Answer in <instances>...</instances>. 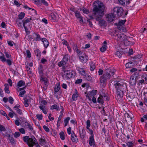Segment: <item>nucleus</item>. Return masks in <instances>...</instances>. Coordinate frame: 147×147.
Segmentation results:
<instances>
[{"label": "nucleus", "instance_id": "nucleus-59", "mask_svg": "<svg viewBox=\"0 0 147 147\" xmlns=\"http://www.w3.org/2000/svg\"><path fill=\"white\" fill-rule=\"evenodd\" d=\"M128 147H132L133 146V144L131 142H128L127 143Z\"/></svg>", "mask_w": 147, "mask_h": 147}, {"label": "nucleus", "instance_id": "nucleus-22", "mask_svg": "<svg viewBox=\"0 0 147 147\" xmlns=\"http://www.w3.org/2000/svg\"><path fill=\"white\" fill-rule=\"evenodd\" d=\"M85 131L84 128L82 129V131H80V137L82 139H84L85 135Z\"/></svg>", "mask_w": 147, "mask_h": 147}, {"label": "nucleus", "instance_id": "nucleus-47", "mask_svg": "<svg viewBox=\"0 0 147 147\" xmlns=\"http://www.w3.org/2000/svg\"><path fill=\"white\" fill-rule=\"evenodd\" d=\"M82 10L84 13L88 14L89 12V10L85 8H83Z\"/></svg>", "mask_w": 147, "mask_h": 147}, {"label": "nucleus", "instance_id": "nucleus-24", "mask_svg": "<svg viewBox=\"0 0 147 147\" xmlns=\"http://www.w3.org/2000/svg\"><path fill=\"white\" fill-rule=\"evenodd\" d=\"M39 144L41 146H43L46 143V140L42 138H40L39 139Z\"/></svg>", "mask_w": 147, "mask_h": 147}, {"label": "nucleus", "instance_id": "nucleus-10", "mask_svg": "<svg viewBox=\"0 0 147 147\" xmlns=\"http://www.w3.org/2000/svg\"><path fill=\"white\" fill-rule=\"evenodd\" d=\"M107 17L109 21L110 22H112L114 21V19L115 17V13L114 12L109 13L107 15Z\"/></svg>", "mask_w": 147, "mask_h": 147}, {"label": "nucleus", "instance_id": "nucleus-42", "mask_svg": "<svg viewBox=\"0 0 147 147\" xmlns=\"http://www.w3.org/2000/svg\"><path fill=\"white\" fill-rule=\"evenodd\" d=\"M141 56L139 55H137L136 56H135L134 57H133L132 58V59H133V60H137L138 59H140L141 58Z\"/></svg>", "mask_w": 147, "mask_h": 147}, {"label": "nucleus", "instance_id": "nucleus-50", "mask_svg": "<svg viewBox=\"0 0 147 147\" xmlns=\"http://www.w3.org/2000/svg\"><path fill=\"white\" fill-rule=\"evenodd\" d=\"M26 52L27 57L29 58H30L31 55L30 51L28 50H27Z\"/></svg>", "mask_w": 147, "mask_h": 147}, {"label": "nucleus", "instance_id": "nucleus-40", "mask_svg": "<svg viewBox=\"0 0 147 147\" xmlns=\"http://www.w3.org/2000/svg\"><path fill=\"white\" fill-rule=\"evenodd\" d=\"M69 119V117H67L64 120V122L65 123V126H66L67 125Z\"/></svg>", "mask_w": 147, "mask_h": 147}, {"label": "nucleus", "instance_id": "nucleus-44", "mask_svg": "<svg viewBox=\"0 0 147 147\" xmlns=\"http://www.w3.org/2000/svg\"><path fill=\"white\" fill-rule=\"evenodd\" d=\"M36 117L39 120H42V114H37L36 115Z\"/></svg>", "mask_w": 147, "mask_h": 147}, {"label": "nucleus", "instance_id": "nucleus-20", "mask_svg": "<svg viewBox=\"0 0 147 147\" xmlns=\"http://www.w3.org/2000/svg\"><path fill=\"white\" fill-rule=\"evenodd\" d=\"M33 36L34 37V39L36 40V41H39L41 39L40 38V35L36 33H34L33 34Z\"/></svg>", "mask_w": 147, "mask_h": 147}, {"label": "nucleus", "instance_id": "nucleus-43", "mask_svg": "<svg viewBox=\"0 0 147 147\" xmlns=\"http://www.w3.org/2000/svg\"><path fill=\"white\" fill-rule=\"evenodd\" d=\"M24 103L25 106L26 107H28L29 106L28 103V100L26 98H24Z\"/></svg>", "mask_w": 147, "mask_h": 147}, {"label": "nucleus", "instance_id": "nucleus-37", "mask_svg": "<svg viewBox=\"0 0 147 147\" xmlns=\"http://www.w3.org/2000/svg\"><path fill=\"white\" fill-rule=\"evenodd\" d=\"M28 142H29V144H31V145H32V147L34 145H36V142L34 141L32 139L30 138H29Z\"/></svg>", "mask_w": 147, "mask_h": 147}, {"label": "nucleus", "instance_id": "nucleus-3", "mask_svg": "<svg viewBox=\"0 0 147 147\" xmlns=\"http://www.w3.org/2000/svg\"><path fill=\"white\" fill-rule=\"evenodd\" d=\"M115 70L112 67L106 69L104 71L103 74L100 77V82L101 83H106L107 79L110 78L111 76L114 74Z\"/></svg>", "mask_w": 147, "mask_h": 147}, {"label": "nucleus", "instance_id": "nucleus-21", "mask_svg": "<svg viewBox=\"0 0 147 147\" xmlns=\"http://www.w3.org/2000/svg\"><path fill=\"white\" fill-rule=\"evenodd\" d=\"M40 80L42 82H44V84L45 85H47L48 83V79L45 77L44 78L43 76H40Z\"/></svg>", "mask_w": 147, "mask_h": 147}, {"label": "nucleus", "instance_id": "nucleus-11", "mask_svg": "<svg viewBox=\"0 0 147 147\" xmlns=\"http://www.w3.org/2000/svg\"><path fill=\"white\" fill-rule=\"evenodd\" d=\"M89 144L91 146H93L94 147L95 146L94 135L91 136L90 137L89 140Z\"/></svg>", "mask_w": 147, "mask_h": 147}, {"label": "nucleus", "instance_id": "nucleus-27", "mask_svg": "<svg viewBox=\"0 0 147 147\" xmlns=\"http://www.w3.org/2000/svg\"><path fill=\"white\" fill-rule=\"evenodd\" d=\"M16 22L19 27H22V23H23V20L21 21L19 19H17L16 20Z\"/></svg>", "mask_w": 147, "mask_h": 147}, {"label": "nucleus", "instance_id": "nucleus-31", "mask_svg": "<svg viewBox=\"0 0 147 147\" xmlns=\"http://www.w3.org/2000/svg\"><path fill=\"white\" fill-rule=\"evenodd\" d=\"M69 57V55L67 54L65 55L64 56L63 59V61L65 62V64L68 61Z\"/></svg>", "mask_w": 147, "mask_h": 147}, {"label": "nucleus", "instance_id": "nucleus-7", "mask_svg": "<svg viewBox=\"0 0 147 147\" xmlns=\"http://www.w3.org/2000/svg\"><path fill=\"white\" fill-rule=\"evenodd\" d=\"M128 37L125 35H123L122 39L124 45L126 46L133 45L134 43L130 41L127 39Z\"/></svg>", "mask_w": 147, "mask_h": 147}, {"label": "nucleus", "instance_id": "nucleus-63", "mask_svg": "<svg viewBox=\"0 0 147 147\" xmlns=\"http://www.w3.org/2000/svg\"><path fill=\"white\" fill-rule=\"evenodd\" d=\"M97 91L96 90H93L91 92V94L92 95L94 96L96 94Z\"/></svg>", "mask_w": 147, "mask_h": 147}, {"label": "nucleus", "instance_id": "nucleus-54", "mask_svg": "<svg viewBox=\"0 0 147 147\" xmlns=\"http://www.w3.org/2000/svg\"><path fill=\"white\" fill-rule=\"evenodd\" d=\"M115 55L119 58H121V54L120 52L119 51H117L115 53Z\"/></svg>", "mask_w": 147, "mask_h": 147}, {"label": "nucleus", "instance_id": "nucleus-6", "mask_svg": "<svg viewBox=\"0 0 147 147\" xmlns=\"http://www.w3.org/2000/svg\"><path fill=\"white\" fill-rule=\"evenodd\" d=\"M114 13L117 14V16H120L122 15L123 11V9L120 7H115L113 9Z\"/></svg>", "mask_w": 147, "mask_h": 147}, {"label": "nucleus", "instance_id": "nucleus-61", "mask_svg": "<svg viewBox=\"0 0 147 147\" xmlns=\"http://www.w3.org/2000/svg\"><path fill=\"white\" fill-rule=\"evenodd\" d=\"M76 53H78V56L80 57L81 55H82L83 54H82V51H81L80 50H79V49L76 51Z\"/></svg>", "mask_w": 147, "mask_h": 147}, {"label": "nucleus", "instance_id": "nucleus-15", "mask_svg": "<svg viewBox=\"0 0 147 147\" xmlns=\"http://www.w3.org/2000/svg\"><path fill=\"white\" fill-rule=\"evenodd\" d=\"M115 24L117 26V28L119 30L122 31L123 32H125L126 31L125 28L123 25L117 24V23H115Z\"/></svg>", "mask_w": 147, "mask_h": 147}, {"label": "nucleus", "instance_id": "nucleus-55", "mask_svg": "<svg viewBox=\"0 0 147 147\" xmlns=\"http://www.w3.org/2000/svg\"><path fill=\"white\" fill-rule=\"evenodd\" d=\"M78 97V95H76V94H74L72 95V99L73 100H76L77 97Z\"/></svg>", "mask_w": 147, "mask_h": 147}, {"label": "nucleus", "instance_id": "nucleus-25", "mask_svg": "<svg viewBox=\"0 0 147 147\" xmlns=\"http://www.w3.org/2000/svg\"><path fill=\"white\" fill-rule=\"evenodd\" d=\"M100 96L103 99L105 98V100H109L107 94L104 93L103 92H102L100 93Z\"/></svg>", "mask_w": 147, "mask_h": 147}, {"label": "nucleus", "instance_id": "nucleus-46", "mask_svg": "<svg viewBox=\"0 0 147 147\" xmlns=\"http://www.w3.org/2000/svg\"><path fill=\"white\" fill-rule=\"evenodd\" d=\"M41 1V2H40V4H43L46 6H47L48 5V3L45 0H42Z\"/></svg>", "mask_w": 147, "mask_h": 147}, {"label": "nucleus", "instance_id": "nucleus-13", "mask_svg": "<svg viewBox=\"0 0 147 147\" xmlns=\"http://www.w3.org/2000/svg\"><path fill=\"white\" fill-rule=\"evenodd\" d=\"M71 139L72 141L74 142H77L78 141L76 135L75 134L73 131L72 132Z\"/></svg>", "mask_w": 147, "mask_h": 147}, {"label": "nucleus", "instance_id": "nucleus-38", "mask_svg": "<svg viewBox=\"0 0 147 147\" xmlns=\"http://www.w3.org/2000/svg\"><path fill=\"white\" fill-rule=\"evenodd\" d=\"M103 99L100 96L97 99V102L102 104L104 103Z\"/></svg>", "mask_w": 147, "mask_h": 147}, {"label": "nucleus", "instance_id": "nucleus-51", "mask_svg": "<svg viewBox=\"0 0 147 147\" xmlns=\"http://www.w3.org/2000/svg\"><path fill=\"white\" fill-rule=\"evenodd\" d=\"M126 21V20H122L120 21L118 23H117V24H119V25H123Z\"/></svg>", "mask_w": 147, "mask_h": 147}, {"label": "nucleus", "instance_id": "nucleus-16", "mask_svg": "<svg viewBox=\"0 0 147 147\" xmlns=\"http://www.w3.org/2000/svg\"><path fill=\"white\" fill-rule=\"evenodd\" d=\"M29 138V137L28 136H24L23 138V140L25 142L27 143L29 147H32V145H31V144H30L29 142H28Z\"/></svg>", "mask_w": 147, "mask_h": 147}, {"label": "nucleus", "instance_id": "nucleus-33", "mask_svg": "<svg viewBox=\"0 0 147 147\" xmlns=\"http://www.w3.org/2000/svg\"><path fill=\"white\" fill-rule=\"evenodd\" d=\"M25 15V13L22 12L18 15V18L17 19L20 20H22L24 18Z\"/></svg>", "mask_w": 147, "mask_h": 147}, {"label": "nucleus", "instance_id": "nucleus-36", "mask_svg": "<svg viewBox=\"0 0 147 147\" xmlns=\"http://www.w3.org/2000/svg\"><path fill=\"white\" fill-rule=\"evenodd\" d=\"M60 137L62 140H64L65 139V136L64 132L61 131L59 133Z\"/></svg>", "mask_w": 147, "mask_h": 147}, {"label": "nucleus", "instance_id": "nucleus-28", "mask_svg": "<svg viewBox=\"0 0 147 147\" xmlns=\"http://www.w3.org/2000/svg\"><path fill=\"white\" fill-rule=\"evenodd\" d=\"M134 65V63L133 62H130L126 63L125 66L127 68H129L132 67Z\"/></svg>", "mask_w": 147, "mask_h": 147}, {"label": "nucleus", "instance_id": "nucleus-18", "mask_svg": "<svg viewBox=\"0 0 147 147\" xmlns=\"http://www.w3.org/2000/svg\"><path fill=\"white\" fill-rule=\"evenodd\" d=\"M4 136L8 138V139L9 140L10 142H11L12 144H15V142L13 138V137H11L10 134H7L5 136L4 135Z\"/></svg>", "mask_w": 147, "mask_h": 147}, {"label": "nucleus", "instance_id": "nucleus-29", "mask_svg": "<svg viewBox=\"0 0 147 147\" xmlns=\"http://www.w3.org/2000/svg\"><path fill=\"white\" fill-rule=\"evenodd\" d=\"M25 85V82L23 80H20L18 83L17 86L19 87L24 86Z\"/></svg>", "mask_w": 147, "mask_h": 147}, {"label": "nucleus", "instance_id": "nucleus-49", "mask_svg": "<svg viewBox=\"0 0 147 147\" xmlns=\"http://www.w3.org/2000/svg\"><path fill=\"white\" fill-rule=\"evenodd\" d=\"M6 130V129L3 125H1L0 124V131H5Z\"/></svg>", "mask_w": 147, "mask_h": 147}, {"label": "nucleus", "instance_id": "nucleus-4", "mask_svg": "<svg viewBox=\"0 0 147 147\" xmlns=\"http://www.w3.org/2000/svg\"><path fill=\"white\" fill-rule=\"evenodd\" d=\"M64 73L67 79L74 77L75 75V72L71 70H66L64 71Z\"/></svg>", "mask_w": 147, "mask_h": 147}, {"label": "nucleus", "instance_id": "nucleus-32", "mask_svg": "<svg viewBox=\"0 0 147 147\" xmlns=\"http://www.w3.org/2000/svg\"><path fill=\"white\" fill-rule=\"evenodd\" d=\"M25 125L26 126V128H28L29 130L32 131L33 130V128L32 126L28 122H25Z\"/></svg>", "mask_w": 147, "mask_h": 147}, {"label": "nucleus", "instance_id": "nucleus-64", "mask_svg": "<svg viewBox=\"0 0 147 147\" xmlns=\"http://www.w3.org/2000/svg\"><path fill=\"white\" fill-rule=\"evenodd\" d=\"M142 76L145 80V83L147 84V75H143Z\"/></svg>", "mask_w": 147, "mask_h": 147}, {"label": "nucleus", "instance_id": "nucleus-52", "mask_svg": "<svg viewBox=\"0 0 147 147\" xmlns=\"http://www.w3.org/2000/svg\"><path fill=\"white\" fill-rule=\"evenodd\" d=\"M20 132H16L15 134H14L13 135L15 138H17L20 136Z\"/></svg>", "mask_w": 147, "mask_h": 147}, {"label": "nucleus", "instance_id": "nucleus-60", "mask_svg": "<svg viewBox=\"0 0 147 147\" xmlns=\"http://www.w3.org/2000/svg\"><path fill=\"white\" fill-rule=\"evenodd\" d=\"M26 92V91L25 90H23V91H21L19 94L20 96L21 97H23V96L24 94Z\"/></svg>", "mask_w": 147, "mask_h": 147}, {"label": "nucleus", "instance_id": "nucleus-56", "mask_svg": "<svg viewBox=\"0 0 147 147\" xmlns=\"http://www.w3.org/2000/svg\"><path fill=\"white\" fill-rule=\"evenodd\" d=\"M65 62L63 61H61L59 62L58 63V65L59 67H61L62 66H63L64 65Z\"/></svg>", "mask_w": 147, "mask_h": 147}, {"label": "nucleus", "instance_id": "nucleus-58", "mask_svg": "<svg viewBox=\"0 0 147 147\" xmlns=\"http://www.w3.org/2000/svg\"><path fill=\"white\" fill-rule=\"evenodd\" d=\"M16 115V113H14L13 112H9L8 114V115L11 118H12L13 116V115Z\"/></svg>", "mask_w": 147, "mask_h": 147}, {"label": "nucleus", "instance_id": "nucleus-1", "mask_svg": "<svg viewBox=\"0 0 147 147\" xmlns=\"http://www.w3.org/2000/svg\"><path fill=\"white\" fill-rule=\"evenodd\" d=\"M94 7L93 11L94 12V16L97 14L99 16H96V20L99 21L101 20L100 17L102 16L103 15V12L105 9V7L103 3L99 1H96L93 3Z\"/></svg>", "mask_w": 147, "mask_h": 147}, {"label": "nucleus", "instance_id": "nucleus-26", "mask_svg": "<svg viewBox=\"0 0 147 147\" xmlns=\"http://www.w3.org/2000/svg\"><path fill=\"white\" fill-rule=\"evenodd\" d=\"M129 83L131 86L136 85V79H134V77H131L130 79Z\"/></svg>", "mask_w": 147, "mask_h": 147}, {"label": "nucleus", "instance_id": "nucleus-9", "mask_svg": "<svg viewBox=\"0 0 147 147\" xmlns=\"http://www.w3.org/2000/svg\"><path fill=\"white\" fill-rule=\"evenodd\" d=\"M80 59L82 63H85L87 61L88 59V57L86 55L83 54L80 57Z\"/></svg>", "mask_w": 147, "mask_h": 147}, {"label": "nucleus", "instance_id": "nucleus-19", "mask_svg": "<svg viewBox=\"0 0 147 147\" xmlns=\"http://www.w3.org/2000/svg\"><path fill=\"white\" fill-rule=\"evenodd\" d=\"M42 65H40L39 67H38V72L39 74L40 77L43 76H44L43 71L42 69Z\"/></svg>", "mask_w": 147, "mask_h": 147}, {"label": "nucleus", "instance_id": "nucleus-35", "mask_svg": "<svg viewBox=\"0 0 147 147\" xmlns=\"http://www.w3.org/2000/svg\"><path fill=\"white\" fill-rule=\"evenodd\" d=\"M31 20H32V19L31 18H27L26 20H25V19L23 20V25H25L27 23L30 22Z\"/></svg>", "mask_w": 147, "mask_h": 147}, {"label": "nucleus", "instance_id": "nucleus-39", "mask_svg": "<svg viewBox=\"0 0 147 147\" xmlns=\"http://www.w3.org/2000/svg\"><path fill=\"white\" fill-rule=\"evenodd\" d=\"M105 22L104 20H99V25L100 26H102L105 24Z\"/></svg>", "mask_w": 147, "mask_h": 147}, {"label": "nucleus", "instance_id": "nucleus-62", "mask_svg": "<svg viewBox=\"0 0 147 147\" xmlns=\"http://www.w3.org/2000/svg\"><path fill=\"white\" fill-rule=\"evenodd\" d=\"M71 127H69L67 129V131L68 134L69 135L70 134H71Z\"/></svg>", "mask_w": 147, "mask_h": 147}, {"label": "nucleus", "instance_id": "nucleus-12", "mask_svg": "<svg viewBox=\"0 0 147 147\" xmlns=\"http://www.w3.org/2000/svg\"><path fill=\"white\" fill-rule=\"evenodd\" d=\"M20 107V106L19 105H18L13 107V109L16 111V112L20 115L22 114V111L19 108Z\"/></svg>", "mask_w": 147, "mask_h": 147}, {"label": "nucleus", "instance_id": "nucleus-17", "mask_svg": "<svg viewBox=\"0 0 147 147\" xmlns=\"http://www.w3.org/2000/svg\"><path fill=\"white\" fill-rule=\"evenodd\" d=\"M75 15L77 18H79L80 19V21L83 22L82 17L79 11H76L75 12Z\"/></svg>", "mask_w": 147, "mask_h": 147}, {"label": "nucleus", "instance_id": "nucleus-57", "mask_svg": "<svg viewBox=\"0 0 147 147\" xmlns=\"http://www.w3.org/2000/svg\"><path fill=\"white\" fill-rule=\"evenodd\" d=\"M43 128L47 132H49V129L47 126L44 125L43 126Z\"/></svg>", "mask_w": 147, "mask_h": 147}, {"label": "nucleus", "instance_id": "nucleus-30", "mask_svg": "<svg viewBox=\"0 0 147 147\" xmlns=\"http://www.w3.org/2000/svg\"><path fill=\"white\" fill-rule=\"evenodd\" d=\"M35 54L36 55L37 57H38V60L40 59V57L41 55V53L39 49L36 50L35 51Z\"/></svg>", "mask_w": 147, "mask_h": 147}, {"label": "nucleus", "instance_id": "nucleus-45", "mask_svg": "<svg viewBox=\"0 0 147 147\" xmlns=\"http://www.w3.org/2000/svg\"><path fill=\"white\" fill-rule=\"evenodd\" d=\"M0 59L3 62H4L6 61V59L5 58L4 55L0 57Z\"/></svg>", "mask_w": 147, "mask_h": 147}, {"label": "nucleus", "instance_id": "nucleus-41", "mask_svg": "<svg viewBox=\"0 0 147 147\" xmlns=\"http://www.w3.org/2000/svg\"><path fill=\"white\" fill-rule=\"evenodd\" d=\"M107 49V46L106 45L103 46L100 49V51L102 52H104Z\"/></svg>", "mask_w": 147, "mask_h": 147}, {"label": "nucleus", "instance_id": "nucleus-23", "mask_svg": "<svg viewBox=\"0 0 147 147\" xmlns=\"http://www.w3.org/2000/svg\"><path fill=\"white\" fill-rule=\"evenodd\" d=\"M119 3L123 5H125V3L129 4L130 3L129 0H118Z\"/></svg>", "mask_w": 147, "mask_h": 147}, {"label": "nucleus", "instance_id": "nucleus-53", "mask_svg": "<svg viewBox=\"0 0 147 147\" xmlns=\"http://www.w3.org/2000/svg\"><path fill=\"white\" fill-rule=\"evenodd\" d=\"M5 54L7 58L9 59L11 57V55L9 53L7 52H5Z\"/></svg>", "mask_w": 147, "mask_h": 147}, {"label": "nucleus", "instance_id": "nucleus-5", "mask_svg": "<svg viewBox=\"0 0 147 147\" xmlns=\"http://www.w3.org/2000/svg\"><path fill=\"white\" fill-rule=\"evenodd\" d=\"M78 70L79 71L80 74L84 76V78L88 81H90L92 80V78L91 76L88 74H86L85 71L83 70L82 69H78Z\"/></svg>", "mask_w": 147, "mask_h": 147}, {"label": "nucleus", "instance_id": "nucleus-48", "mask_svg": "<svg viewBox=\"0 0 147 147\" xmlns=\"http://www.w3.org/2000/svg\"><path fill=\"white\" fill-rule=\"evenodd\" d=\"M14 101V100L12 97L9 96V102L11 104H13Z\"/></svg>", "mask_w": 147, "mask_h": 147}, {"label": "nucleus", "instance_id": "nucleus-34", "mask_svg": "<svg viewBox=\"0 0 147 147\" xmlns=\"http://www.w3.org/2000/svg\"><path fill=\"white\" fill-rule=\"evenodd\" d=\"M60 85H57L55 86L54 88V93L55 94L59 90L60 88Z\"/></svg>", "mask_w": 147, "mask_h": 147}, {"label": "nucleus", "instance_id": "nucleus-14", "mask_svg": "<svg viewBox=\"0 0 147 147\" xmlns=\"http://www.w3.org/2000/svg\"><path fill=\"white\" fill-rule=\"evenodd\" d=\"M40 40L43 42L44 47L47 48L49 44V42L47 39L45 38H42Z\"/></svg>", "mask_w": 147, "mask_h": 147}, {"label": "nucleus", "instance_id": "nucleus-8", "mask_svg": "<svg viewBox=\"0 0 147 147\" xmlns=\"http://www.w3.org/2000/svg\"><path fill=\"white\" fill-rule=\"evenodd\" d=\"M117 32H115L114 33V34H111V36H113V38L117 40V41L120 40L122 38V36L121 34L119 33L117 34Z\"/></svg>", "mask_w": 147, "mask_h": 147}, {"label": "nucleus", "instance_id": "nucleus-2", "mask_svg": "<svg viewBox=\"0 0 147 147\" xmlns=\"http://www.w3.org/2000/svg\"><path fill=\"white\" fill-rule=\"evenodd\" d=\"M113 84L117 90L116 94L118 98H121L124 95L123 87H126L125 85L117 81H114Z\"/></svg>", "mask_w": 147, "mask_h": 147}]
</instances>
